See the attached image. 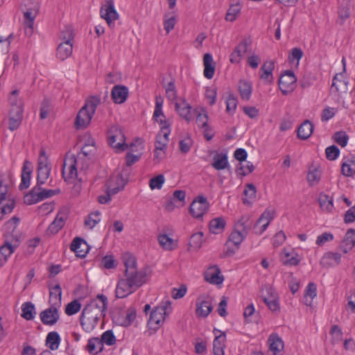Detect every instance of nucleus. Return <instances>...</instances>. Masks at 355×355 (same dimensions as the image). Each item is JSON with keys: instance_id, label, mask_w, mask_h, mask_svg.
Returning <instances> with one entry per match:
<instances>
[{"instance_id": "1", "label": "nucleus", "mask_w": 355, "mask_h": 355, "mask_svg": "<svg viewBox=\"0 0 355 355\" xmlns=\"http://www.w3.org/2000/svg\"><path fill=\"white\" fill-rule=\"evenodd\" d=\"M122 260L125 270L124 277L121 278L116 285V297L124 298L136 291L147 282V272L138 271L137 260L134 255L126 252L123 254Z\"/></svg>"}, {"instance_id": "2", "label": "nucleus", "mask_w": 355, "mask_h": 355, "mask_svg": "<svg viewBox=\"0 0 355 355\" xmlns=\"http://www.w3.org/2000/svg\"><path fill=\"white\" fill-rule=\"evenodd\" d=\"M107 309V297L103 294H98L82 311L80 322L83 329L86 332L92 331L97 325L99 319L105 316Z\"/></svg>"}, {"instance_id": "3", "label": "nucleus", "mask_w": 355, "mask_h": 355, "mask_svg": "<svg viewBox=\"0 0 355 355\" xmlns=\"http://www.w3.org/2000/svg\"><path fill=\"white\" fill-rule=\"evenodd\" d=\"M19 221V218L15 216L6 223L5 227L7 233L10 234L11 238H8V236H7L4 244L0 247V262L1 263H6L8 258L19 246V234L16 230Z\"/></svg>"}, {"instance_id": "4", "label": "nucleus", "mask_w": 355, "mask_h": 355, "mask_svg": "<svg viewBox=\"0 0 355 355\" xmlns=\"http://www.w3.org/2000/svg\"><path fill=\"white\" fill-rule=\"evenodd\" d=\"M99 103L100 98L98 96H92L86 101L76 117L75 127L76 129H84L87 127Z\"/></svg>"}, {"instance_id": "5", "label": "nucleus", "mask_w": 355, "mask_h": 355, "mask_svg": "<svg viewBox=\"0 0 355 355\" xmlns=\"http://www.w3.org/2000/svg\"><path fill=\"white\" fill-rule=\"evenodd\" d=\"M23 6L24 7L23 12L25 33L26 35H31L33 32L34 21L39 11V5L34 0H24Z\"/></svg>"}, {"instance_id": "6", "label": "nucleus", "mask_w": 355, "mask_h": 355, "mask_svg": "<svg viewBox=\"0 0 355 355\" xmlns=\"http://www.w3.org/2000/svg\"><path fill=\"white\" fill-rule=\"evenodd\" d=\"M107 137L110 146L117 151L122 152L128 147L124 133L117 125H112L109 128Z\"/></svg>"}, {"instance_id": "7", "label": "nucleus", "mask_w": 355, "mask_h": 355, "mask_svg": "<svg viewBox=\"0 0 355 355\" xmlns=\"http://www.w3.org/2000/svg\"><path fill=\"white\" fill-rule=\"evenodd\" d=\"M51 172V167L48 161V157L44 150H41L37 163V184L41 186L45 183L49 178Z\"/></svg>"}, {"instance_id": "8", "label": "nucleus", "mask_w": 355, "mask_h": 355, "mask_svg": "<svg viewBox=\"0 0 355 355\" xmlns=\"http://www.w3.org/2000/svg\"><path fill=\"white\" fill-rule=\"evenodd\" d=\"M297 78L293 71L287 70L279 79V87L284 95L291 93L296 87Z\"/></svg>"}, {"instance_id": "9", "label": "nucleus", "mask_w": 355, "mask_h": 355, "mask_svg": "<svg viewBox=\"0 0 355 355\" xmlns=\"http://www.w3.org/2000/svg\"><path fill=\"white\" fill-rule=\"evenodd\" d=\"M76 157L74 155L65 159L62 168V177L64 181L72 183L78 178V171L76 168Z\"/></svg>"}, {"instance_id": "10", "label": "nucleus", "mask_w": 355, "mask_h": 355, "mask_svg": "<svg viewBox=\"0 0 355 355\" xmlns=\"http://www.w3.org/2000/svg\"><path fill=\"white\" fill-rule=\"evenodd\" d=\"M196 306L197 318H207L213 310L211 297L207 295H200L196 300Z\"/></svg>"}, {"instance_id": "11", "label": "nucleus", "mask_w": 355, "mask_h": 355, "mask_svg": "<svg viewBox=\"0 0 355 355\" xmlns=\"http://www.w3.org/2000/svg\"><path fill=\"white\" fill-rule=\"evenodd\" d=\"M275 211L274 209L268 208L254 223V232L256 234L261 235L268 227L271 220L274 218Z\"/></svg>"}, {"instance_id": "12", "label": "nucleus", "mask_w": 355, "mask_h": 355, "mask_svg": "<svg viewBox=\"0 0 355 355\" xmlns=\"http://www.w3.org/2000/svg\"><path fill=\"white\" fill-rule=\"evenodd\" d=\"M209 204L202 196H198L191 204L189 211L193 217L200 218L208 211Z\"/></svg>"}, {"instance_id": "13", "label": "nucleus", "mask_w": 355, "mask_h": 355, "mask_svg": "<svg viewBox=\"0 0 355 355\" xmlns=\"http://www.w3.org/2000/svg\"><path fill=\"white\" fill-rule=\"evenodd\" d=\"M101 17L105 19L110 27L114 25L113 21L119 18V14L114 8L113 0H105L100 10Z\"/></svg>"}, {"instance_id": "14", "label": "nucleus", "mask_w": 355, "mask_h": 355, "mask_svg": "<svg viewBox=\"0 0 355 355\" xmlns=\"http://www.w3.org/2000/svg\"><path fill=\"white\" fill-rule=\"evenodd\" d=\"M164 307H156L150 315L148 325L150 329L157 330L164 323L165 320V313Z\"/></svg>"}, {"instance_id": "15", "label": "nucleus", "mask_w": 355, "mask_h": 355, "mask_svg": "<svg viewBox=\"0 0 355 355\" xmlns=\"http://www.w3.org/2000/svg\"><path fill=\"white\" fill-rule=\"evenodd\" d=\"M40 317L44 324L52 326L59 320L60 314L56 306H51L49 308L42 311L40 314Z\"/></svg>"}, {"instance_id": "16", "label": "nucleus", "mask_w": 355, "mask_h": 355, "mask_svg": "<svg viewBox=\"0 0 355 355\" xmlns=\"http://www.w3.org/2000/svg\"><path fill=\"white\" fill-rule=\"evenodd\" d=\"M70 250L74 252L77 257L85 258L89 252V246L83 239L77 236L73 239Z\"/></svg>"}, {"instance_id": "17", "label": "nucleus", "mask_w": 355, "mask_h": 355, "mask_svg": "<svg viewBox=\"0 0 355 355\" xmlns=\"http://www.w3.org/2000/svg\"><path fill=\"white\" fill-rule=\"evenodd\" d=\"M214 334L215 338L213 341V352L214 355H225L224 348L225 347V342L226 340V334L220 330L214 329Z\"/></svg>"}, {"instance_id": "18", "label": "nucleus", "mask_w": 355, "mask_h": 355, "mask_svg": "<svg viewBox=\"0 0 355 355\" xmlns=\"http://www.w3.org/2000/svg\"><path fill=\"white\" fill-rule=\"evenodd\" d=\"M32 172V163L27 159L24 160L21 170V181L19 186V189L20 191L28 189L29 187L31 184V177Z\"/></svg>"}, {"instance_id": "19", "label": "nucleus", "mask_w": 355, "mask_h": 355, "mask_svg": "<svg viewBox=\"0 0 355 355\" xmlns=\"http://www.w3.org/2000/svg\"><path fill=\"white\" fill-rule=\"evenodd\" d=\"M128 94V88L126 86L116 85L112 89L111 97L114 103L121 104L126 101Z\"/></svg>"}, {"instance_id": "20", "label": "nucleus", "mask_w": 355, "mask_h": 355, "mask_svg": "<svg viewBox=\"0 0 355 355\" xmlns=\"http://www.w3.org/2000/svg\"><path fill=\"white\" fill-rule=\"evenodd\" d=\"M249 44L250 42L247 39L242 40L231 53L230 61L233 64L239 63L243 55L246 53Z\"/></svg>"}, {"instance_id": "21", "label": "nucleus", "mask_w": 355, "mask_h": 355, "mask_svg": "<svg viewBox=\"0 0 355 355\" xmlns=\"http://www.w3.org/2000/svg\"><path fill=\"white\" fill-rule=\"evenodd\" d=\"M171 133L169 125H164L162 126L160 132L156 137V141L155 144V148L165 150L168 141V136Z\"/></svg>"}, {"instance_id": "22", "label": "nucleus", "mask_w": 355, "mask_h": 355, "mask_svg": "<svg viewBox=\"0 0 355 355\" xmlns=\"http://www.w3.org/2000/svg\"><path fill=\"white\" fill-rule=\"evenodd\" d=\"M355 245V230L350 228L349 229L342 241L339 248L344 253H347L351 250Z\"/></svg>"}, {"instance_id": "23", "label": "nucleus", "mask_w": 355, "mask_h": 355, "mask_svg": "<svg viewBox=\"0 0 355 355\" xmlns=\"http://www.w3.org/2000/svg\"><path fill=\"white\" fill-rule=\"evenodd\" d=\"M211 166L217 171H221L227 168L229 166L227 153H216L213 157Z\"/></svg>"}, {"instance_id": "24", "label": "nucleus", "mask_w": 355, "mask_h": 355, "mask_svg": "<svg viewBox=\"0 0 355 355\" xmlns=\"http://www.w3.org/2000/svg\"><path fill=\"white\" fill-rule=\"evenodd\" d=\"M275 69V62L272 60L266 61L261 66L260 78L267 83H271L273 80L272 71Z\"/></svg>"}, {"instance_id": "25", "label": "nucleus", "mask_w": 355, "mask_h": 355, "mask_svg": "<svg viewBox=\"0 0 355 355\" xmlns=\"http://www.w3.org/2000/svg\"><path fill=\"white\" fill-rule=\"evenodd\" d=\"M204 76L207 79H211L215 72V62L212 55L209 53H205L203 57Z\"/></svg>"}, {"instance_id": "26", "label": "nucleus", "mask_w": 355, "mask_h": 355, "mask_svg": "<svg viewBox=\"0 0 355 355\" xmlns=\"http://www.w3.org/2000/svg\"><path fill=\"white\" fill-rule=\"evenodd\" d=\"M23 119V111L15 108L13 110H10L9 117V126L8 128L11 131L17 130L22 121Z\"/></svg>"}, {"instance_id": "27", "label": "nucleus", "mask_w": 355, "mask_h": 355, "mask_svg": "<svg viewBox=\"0 0 355 355\" xmlns=\"http://www.w3.org/2000/svg\"><path fill=\"white\" fill-rule=\"evenodd\" d=\"M341 255L338 252H326L320 261L321 265L324 267H329L338 265L340 262Z\"/></svg>"}, {"instance_id": "28", "label": "nucleus", "mask_w": 355, "mask_h": 355, "mask_svg": "<svg viewBox=\"0 0 355 355\" xmlns=\"http://www.w3.org/2000/svg\"><path fill=\"white\" fill-rule=\"evenodd\" d=\"M175 110L181 117L184 119L186 121H190L191 118L190 114L191 107L184 99H181L180 102L175 101Z\"/></svg>"}, {"instance_id": "29", "label": "nucleus", "mask_w": 355, "mask_h": 355, "mask_svg": "<svg viewBox=\"0 0 355 355\" xmlns=\"http://www.w3.org/2000/svg\"><path fill=\"white\" fill-rule=\"evenodd\" d=\"M72 43L61 42L57 48L56 57L59 60L64 61L72 54Z\"/></svg>"}, {"instance_id": "30", "label": "nucleus", "mask_w": 355, "mask_h": 355, "mask_svg": "<svg viewBox=\"0 0 355 355\" xmlns=\"http://www.w3.org/2000/svg\"><path fill=\"white\" fill-rule=\"evenodd\" d=\"M313 131V125L309 120H305L297 128V137L306 140L310 137Z\"/></svg>"}, {"instance_id": "31", "label": "nucleus", "mask_w": 355, "mask_h": 355, "mask_svg": "<svg viewBox=\"0 0 355 355\" xmlns=\"http://www.w3.org/2000/svg\"><path fill=\"white\" fill-rule=\"evenodd\" d=\"M163 103H164L163 98L161 96H157L155 98V111H154L153 116V119L155 121H156L157 122H158L159 123V125H161L162 126H163L164 125H167L166 120L162 119L159 120L158 119V118L161 116L163 117H165V116L164 115L163 111H162Z\"/></svg>"}, {"instance_id": "32", "label": "nucleus", "mask_w": 355, "mask_h": 355, "mask_svg": "<svg viewBox=\"0 0 355 355\" xmlns=\"http://www.w3.org/2000/svg\"><path fill=\"white\" fill-rule=\"evenodd\" d=\"M67 217L59 213L54 220L49 225L48 232L52 234L58 233L64 225Z\"/></svg>"}, {"instance_id": "33", "label": "nucleus", "mask_w": 355, "mask_h": 355, "mask_svg": "<svg viewBox=\"0 0 355 355\" xmlns=\"http://www.w3.org/2000/svg\"><path fill=\"white\" fill-rule=\"evenodd\" d=\"M40 186H38L37 184L32 188L31 190L24 196V203L31 205L40 202L41 199L38 196L40 194Z\"/></svg>"}, {"instance_id": "34", "label": "nucleus", "mask_w": 355, "mask_h": 355, "mask_svg": "<svg viewBox=\"0 0 355 355\" xmlns=\"http://www.w3.org/2000/svg\"><path fill=\"white\" fill-rule=\"evenodd\" d=\"M252 226L254 227V223L251 217L248 215H244L241 216L240 220L235 225V228L248 234Z\"/></svg>"}, {"instance_id": "35", "label": "nucleus", "mask_w": 355, "mask_h": 355, "mask_svg": "<svg viewBox=\"0 0 355 355\" xmlns=\"http://www.w3.org/2000/svg\"><path fill=\"white\" fill-rule=\"evenodd\" d=\"M341 173L347 177H351L355 174V156L347 158L342 164Z\"/></svg>"}, {"instance_id": "36", "label": "nucleus", "mask_w": 355, "mask_h": 355, "mask_svg": "<svg viewBox=\"0 0 355 355\" xmlns=\"http://www.w3.org/2000/svg\"><path fill=\"white\" fill-rule=\"evenodd\" d=\"M226 223L223 218L217 217L210 220L209 227L211 233L220 234L223 232Z\"/></svg>"}, {"instance_id": "37", "label": "nucleus", "mask_w": 355, "mask_h": 355, "mask_svg": "<svg viewBox=\"0 0 355 355\" xmlns=\"http://www.w3.org/2000/svg\"><path fill=\"white\" fill-rule=\"evenodd\" d=\"M238 87L241 98L243 100H249L252 91V84L246 80H241Z\"/></svg>"}, {"instance_id": "38", "label": "nucleus", "mask_w": 355, "mask_h": 355, "mask_svg": "<svg viewBox=\"0 0 355 355\" xmlns=\"http://www.w3.org/2000/svg\"><path fill=\"white\" fill-rule=\"evenodd\" d=\"M317 295V286L313 282L309 283L307 285L304 295V304L306 306H311L312 303V300L314 297H315Z\"/></svg>"}, {"instance_id": "39", "label": "nucleus", "mask_w": 355, "mask_h": 355, "mask_svg": "<svg viewBox=\"0 0 355 355\" xmlns=\"http://www.w3.org/2000/svg\"><path fill=\"white\" fill-rule=\"evenodd\" d=\"M60 340V336L58 332L51 331L46 336V345H47L51 350H55L58 348Z\"/></svg>"}, {"instance_id": "40", "label": "nucleus", "mask_w": 355, "mask_h": 355, "mask_svg": "<svg viewBox=\"0 0 355 355\" xmlns=\"http://www.w3.org/2000/svg\"><path fill=\"white\" fill-rule=\"evenodd\" d=\"M320 208L327 212H331L334 209L333 199L328 195L320 193L318 198Z\"/></svg>"}, {"instance_id": "41", "label": "nucleus", "mask_w": 355, "mask_h": 355, "mask_svg": "<svg viewBox=\"0 0 355 355\" xmlns=\"http://www.w3.org/2000/svg\"><path fill=\"white\" fill-rule=\"evenodd\" d=\"M270 349L274 355H277L284 348V343L277 335H271L269 337Z\"/></svg>"}, {"instance_id": "42", "label": "nucleus", "mask_w": 355, "mask_h": 355, "mask_svg": "<svg viewBox=\"0 0 355 355\" xmlns=\"http://www.w3.org/2000/svg\"><path fill=\"white\" fill-rule=\"evenodd\" d=\"M62 289L59 284L53 286L50 291L49 303L51 306L59 305L61 303Z\"/></svg>"}, {"instance_id": "43", "label": "nucleus", "mask_w": 355, "mask_h": 355, "mask_svg": "<svg viewBox=\"0 0 355 355\" xmlns=\"http://www.w3.org/2000/svg\"><path fill=\"white\" fill-rule=\"evenodd\" d=\"M247 234L235 228L230 234L227 241L232 243L236 248H239L240 244L243 242Z\"/></svg>"}, {"instance_id": "44", "label": "nucleus", "mask_w": 355, "mask_h": 355, "mask_svg": "<svg viewBox=\"0 0 355 355\" xmlns=\"http://www.w3.org/2000/svg\"><path fill=\"white\" fill-rule=\"evenodd\" d=\"M19 91L17 89L13 90L9 98L8 101L10 105V110H15V108H17V110L20 111H24L23 108V102L22 101L18 98Z\"/></svg>"}, {"instance_id": "45", "label": "nucleus", "mask_w": 355, "mask_h": 355, "mask_svg": "<svg viewBox=\"0 0 355 355\" xmlns=\"http://www.w3.org/2000/svg\"><path fill=\"white\" fill-rule=\"evenodd\" d=\"M21 317L27 320H31L35 318V305L31 302H24L21 306Z\"/></svg>"}, {"instance_id": "46", "label": "nucleus", "mask_w": 355, "mask_h": 355, "mask_svg": "<svg viewBox=\"0 0 355 355\" xmlns=\"http://www.w3.org/2000/svg\"><path fill=\"white\" fill-rule=\"evenodd\" d=\"M256 193L257 190L255 186L252 184H247L243 191V194L246 198H243V202L245 205L251 204L252 201L256 198Z\"/></svg>"}, {"instance_id": "47", "label": "nucleus", "mask_w": 355, "mask_h": 355, "mask_svg": "<svg viewBox=\"0 0 355 355\" xmlns=\"http://www.w3.org/2000/svg\"><path fill=\"white\" fill-rule=\"evenodd\" d=\"M205 279L211 284H221L224 280L222 275H220V269L216 268L214 271H209L205 275Z\"/></svg>"}, {"instance_id": "48", "label": "nucleus", "mask_w": 355, "mask_h": 355, "mask_svg": "<svg viewBox=\"0 0 355 355\" xmlns=\"http://www.w3.org/2000/svg\"><path fill=\"white\" fill-rule=\"evenodd\" d=\"M158 241L162 248L166 250H172L175 248L173 239L167 234H161L158 236Z\"/></svg>"}, {"instance_id": "49", "label": "nucleus", "mask_w": 355, "mask_h": 355, "mask_svg": "<svg viewBox=\"0 0 355 355\" xmlns=\"http://www.w3.org/2000/svg\"><path fill=\"white\" fill-rule=\"evenodd\" d=\"M241 10V6L240 3H236L235 4L231 5L225 15V19L231 22L235 21L237 15L240 13Z\"/></svg>"}, {"instance_id": "50", "label": "nucleus", "mask_w": 355, "mask_h": 355, "mask_svg": "<svg viewBox=\"0 0 355 355\" xmlns=\"http://www.w3.org/2000/svg\"><path fill=\"white\" fill-rule=\"evenodd\" d=\"M60 38L62 42L72 43L74 38L73 30L70 26H65L60 32Z\"/></svg>"}, {"instance_id": "51", "label": "nucleus", "mask_w": 355, "mask_h": 355, "mask_svg": "<svg viewBox=\"0 0 355 355\" xmlns=\"http://www.w3.org/2000/svg\"><path fill=\"white\" fill-rule=\"evenodd\" d=\"M100 340L101 341L100 351H101L103 349V343H105L110 346L113 345L116 343V337L112 330H107L102 334Z\"/></svg>"}, {"instance_id": "52", "label": "nucleus", "mask_w": 355, "mask_h": 355, "mask_svg": "<svg viewBox=\"0 0 355 355\" xmlns=\"http://www.w3.org/2000/svg\"><path fill=\"white\" fill-rule=\"evenodd\" d=\"M100 214L98 211L89 214L85 220V225L89 227V229L92 230L100 222Z\"/></svg>"}, {"instance_id": "53", "label": "nucleus", "mask_w": 355, "mask_h": 355, "mask_svg": "<svg viewBox=\"0 0 355 355\" xmlns=\"http://www.w3.org/2000/svg\"><path fill=\"white\" fill-rule=\"evenodd\" d=\"M202 238L203 233L202 232L193 234L190 238L189 245L195 250L199 249L202 243Z\"/></svg>"}, {"instance_id": "54", "label": "nucleus", "mask_w": 355, "mask_h": 355, "mask_svg": "<svg viewBox=\"0 0 355 355\" xmlns=\"http://www.w3.org/2000/svg\"><path fill=\"white\" fill-rule=\"evenodd\" d=\"M329 334L332 337L331 342L333 344L338 343L343 339L342 329L337 324L331 326Z\"/></svg>"}, {"instance_id": "55", "label": "nucleus", "mask_w": 355, "mask_h": 355, "mask_svg": "<svg viewBox=\"0 0 355 355\" xmlns=\"http://www.w3.org/2000/svg\"><path fill=\"white\" fill-rule=\"evenodd\" d=\"M81 309V304L76 300L69 302L65 308V313L68 315L77 313Z\"/></svg>"}, {"instance_id": "56", "label": "nucleus", "mask_w": 355, "mask_h": 355, "mask_svg": "<svg viewBox=\"0 0 355 355\" xmlns=\"http://www.w3.org/2000/svg\"><path fill=\"white\" fill-rule=\"evenodd\" d=\"M334 139L338 145L345 147L347 144L349 136L345 132L339 131L334 133Z\"/></svg>"}, {"instance_id": "57", "label": "nucleus", "mask_w": 355, "mask_h": 355, "mask_svg": "<svg viewBox=\"0 0 355 355\" xmlns=\"http://www.w3.org/2000/svg\"><path fill=\"white\" fill-rule=\"evenodd\" d=\"M60 193L61 190L60 189H46L40 187V194L38 195V196L39 198H40L41 201H42L46 198L60 194Z\"/></svg>"}, {"instance_id": "58", "label": "nucleus", "mask_w": 355, "mask_h": 355, "mask_svg": "<svg viewBox=\"0 0 355 355\" xmlns=\"http://www.w3.org/2000/svg\"><path fill=\"white\" fill-rule=\"evenodd\" d=\"M237 99L232 94H229L226 99V111L228 113H234L237 106Z\"/></svg>"}, {"instance_id": "59", "label": "nucleus", "mask_w": 355, "mask_h": 355, "mask_svg": "<svg viewBox=\"0 0 355 355\" xmlns=\"http://www.w3.org/2000/svg\"><path fill=\"white\" fill-rule=\"evenodd\" d=\"M254 169V166L252 162H248L245 165L242 164L236 168V172L239 175L245 176L248 173H252Z\"/></svg>"}, {"instance_id": "60", "label": "nucleus", "mask_w": 355, "mask_h": 355, "mask_svg": "<svg viewBox=\"0 0 355 355\" xmlns=\"http://www.w3.org/2000/svg\"><path fill=\"white\" fill-rule=\"evenodd\" d=\"M165 178L162 174L158 175L150 180L149 186L151 189H160L164 183Z\"/></svg>"}, {"instance_id": "61", "label": "nucleus", "mask_w": 355, "mask_h": 355, "mask_svg": "<svg viewBox=\"0 0 355 355\" xmlns=\"http://www.w3.org/2000/svg\"><path fill=\"white\" fill-rule=\"evenodd\" d=\"M325 153L327 159L335 160L340 154V150L336 146L332 145L326 148Z\"/></svg>"}, {"instance_id": "62", "label": "nucleus", "mask_w": 355, "mask_h": 355, "mask_svg": "<svg viewBox=\"0 0 355 355\" xmlns=\"http://www.w3.org/2000/svg\"><path fill=\"white\" fill-rule=\"evenodd\" d=\"M95 150V142L94 139H89L81 149V153L87 157L92 154Z\"/></svg>"}, {"instance_id": "63", "label": "nucleus", "mask_w": 355, "mask_h": 355, "mask_svg": "<svg viewBox=\"0 0 355 355\" xmlns=\"http://www.w3.org/2000/svg\"><path fill=\"white\" fill-rule=\"evenodd\" d=\"M282 259L284 265L297 266L300 263V259H298L297 255L295 254V256L291 257L289 252H286Z\"/></svg>"}, {"instance_id": "64", "label": "nucleus", "mask_w": 355, "mask_h": 355, "mask_svg": "<svg viewBox=\"0 0 355 355\" xmlns=\"http://www.w3.org/2000/svg\"><path fill=\"white\" fill-rule=\"evenodd\" d=\"M320 179V172L315 169L313 171L309 172L307 175V181L310 186L316 184Z\"/></svg>"}]
</instances>
